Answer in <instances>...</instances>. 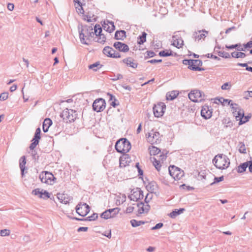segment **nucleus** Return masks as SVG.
Wrapping results in <instances>:
<instances>
[{
	"instance_id": "obj_1",
	"label": "nucleus",
	"mask_w": 252,
	"mask_h": 252,
	"mask_svg": "<svg viewBox=\"0 0 252 252\" xmlns=\"http://www.w3.org/2000/svg\"><path fill=\"white\" fill-rule=\"evenodd\" d=\"M213 163L217 168L224 169L229 166L230 160L226 156L219 154L215 157L213 159Z\"/></svg>"
},
{
	"instance_id": "obj_2",
	"label": "nucleus",
	"mask_w": 252,
	"mask_h": 252,
	"mask_svg": "<svg viewBox=\"0 0 252 252\" xmlns=\"http://www.w3.org/2000/svg\"><path fill=\"white\" fill-rule=\"evenodd\" d=\"M94 34L95 33L93 32V28L92 26L82 27L81 30L79 31V37L81 42L82 44L88 45V43L85 40V37L87 39H90L91 38L94 37Z\"/></svg>"
},
{
	"instance_id": "obj_3",
	"label": "nucleus",
	"mask_w": 252,
	"mask_h": 252,
	"mask_svg": "<svg viewBox=\"0 0 252 252\" xmlns=\"http://www.w3.org/2000/svg\"><path fill=\"white\" fill-rule=\"evenodd\" d=\"M115 147L118 152L125 154L130 150L131 144L126 138H122L116 142Z\"/></svg>"
},
{
	"instance_id": "obj_4",
	"label": "nucleus",
	"mask_w": 252,
	"mask_h": 252,
	"mask_svg": "<svg viewBox=\"0 0 252 252\" xmlns=\"http://www.w3.org/2000/svg\"><path fill=\"white\" fill-rule=\"evenodd\" d=\"M77 112L71 109H65L61 114L60 116L66 123H71L77 118Z\"/></svg>"
},
{
	"instance_id": "obj_5",
	"label": "nucleus",
	"mask_w": 252,
	"mask_h": 252,
	"mask_svg": "<svg viewBox=\"0 0 252 252\" xmlns=\"http://www.w3.org/2000/svg\"><path fill=\"white\" fill-rule=\"evenodd\" d=\"M39 179L42 183L52 185L56 178L53 174L48 171H43L39 175Z\"/></svg>"
},
{
	"instance_id": "obj_6",
	"label": "nucleus",
	"mask_w": 252,
	"mask_h": 252,
	"mask_svg": "<svg viewBox=\"0 0 252 252\" xmlns=\"http://www.w3.org/2000/svg\"><path fill=\"white\" fill-rule=\"evenodd\" d=\"M168 171L170 175L175 180L181 179L184 175L183 170L174 165H170Z\"/></svg>"
},
{
	"instance_id": "obj_7",
	"label": "nucleus",
	"mask_w": 252,
	"mask_h": 252,
	"mask_svg": "<svg viewBox=\"0 0 252 252\" xmlns=\"http://www.w3.org/2000/svg\"><path fill=\"white\" fill-rule=\"evenodd\" d=\"M166 109L163 102H158L153 107V113L156 117L159 118L163 116Z\"/></svg>"
},
{
	"instance_id": "obj_8",
	"label": "nucleus",
	"mask_w": 252,
	"mask_h": 252,
	"mask_svg": "<svg viewBox=\"0 0 252 252\" xmlns=\"http://www.w3.org/2000/svg\"><path fill=\"white\" fill-rule=\"evenodd\" d=\"M105 107V101L102 98L96 99L93 104V110L97 112H100L103 111Z\"/></svg>"
},
{
	"instance_id": "obj_9",
	"label": "nucleus",
	"mask_w": 252,
	"mask_h": 252,
	"mask_svg": "<svg viewBox=\"0 0 252 252\" xmlns=\"http://www.w3.org/2000/svg\"><path fill=\"white\" fill-rule=\"evenodd\" d=\"M76 213L80 216L84 217L86 216L90 211V206L84 203L81 204V203L77 204L75 208Z\"/></svg>"
},
{
	"instance_id": "obj_10",
	"label": "nucleus",
	"mask_w": 252,
	"mask_h": 252,
	"mask_svg": "<svg viewBox=\"0 0 252 252\" xmlns=\"http://www.w3.org/2000/svg\"><path fill=\"white\" fill-rule=\"evenodd\" d=\"M172 45L178 48L182 47L184 44L181 34L179 32H175L172 36Z\"/></svg>"
},
{
	"instance_id": "obj_11",
	"label": "nucleus",
	"mask_w": 252,
	"mask_h": 252,
	"mask_svg": "<svg viewBox=\"0 0 252 252\" xmlns=\"http://www.w3.org/2000/svg\"><path fill=\"white\" fill-rule=\"evenodd\" d=\"M159 135L158 132L152 130L148 133V137H147V140L151 144L159 143L161 140L159 138Z\"/></svg>"
},
{
	"instance_id": "obj_12",
	"label": "nucleus",
	"mask_w": 252,
	"mask_h": 252,
	"mask_svg": "<svg viewBox=\"0 0 252 252\" xmlns=\"http://www.w3.org/2000/svg\"><path fill=\"white\" fill-rule=\"evenodd\" d=\"M120 210L119 208L116 207L113 209H108L103 212L101 215L100 217L105 220L115 217L118 214Z\"/></svg>"
},
{
	"instance_id": "obj_13",
	"label": "nucleus",
	"mask_w": 252,
	"mask_h": 252,
	"mask_svg": "<svg viewBox=\"0 0 252 252\" xmlns=\"http://www.w3.org/2000/svg\"><path fill=\"white\" fill-rule=\"evenodd\" d=\"M132 193L128 196L131 200L137 201L143 199L144 197L143 191L139 188H136L135 190H132Z\"/></svg>"
},
{
	"instance_id": "obj_14",
	"label": "nucleus",
	"mask_w": 252,
	"mask_h": 252,
	"mask_svg": "<svg viewBox=\"0 0 252 252\" xmlns=\"http://www.w3.org/2000/svg\"><path fill=\"white\" fill-rule=\"evenodd\" d=\"M202 94V93L199 90H193L189 94V98L193 102H197L199 98H200V100L203 99Z\"/></svg>"
},
{
	"instance_id": "obj_15",
	"label": "nucleus",
	"mask_w": 252,
	"mask_h": 252,
	"mask_svg": "<svg viewBox=\"0 0 252 252\" xmlns=\"http://www.w3.org/2000/svg\"><path fill=\"white\" fill-rule=\"evenodd\" d=\"M208 31H207L205 30H201L195 31L192 34V38L195 41H199L201 39L204 40L205 37L208 34Z\"/></svg>"
},
{
	"instance_id": "obj_16",
	"label": "nucleus",
	"mask_w": 252,
	"mask_h": 252,
	"mask_svg": "<svg viewBox=\"0 0 252 252\" xmlns=\"http://www.w3.org/2000/svg\"><path fill=\"white\" fill-rule=\"evenodd\" d=\"M114 47L120 52H127L129 51V47L126 44L119 41L116 42L113 44Z\"/></svg>"
},
{
	"instance_id": "obj_17",
	"label": "nucleus",
	"mask_w": 252,
	"mask_h": 252,
	"mask_svg": "<svg viewBox=\"0 0 252 252\" xmlns=\"http://www.w3.org/2000/svg\"><path fill=\"white\" fill-rule=\"evenodd\" d=\"M26 157L23 156L19 159V167L21 170L22 177H23L26 173H27L28 168L26 166Z\"/></svg>"
},
{
	"instance_id": "obj_18",
	"label": "nucleus",
	"mask_w": 252,
	"mask_h": 252,
	"mask_svg": "<svg viewBox=\"0 0 252 252\" xmlns=\"http://www.w3.org/2000/svg\"><path fill=\"white\" fill-rule=\"evenodd\" d=\"M42 191L43 189L40 191L39 189L37 188L32 190V194L34 195L38 196L40 198L45 199L49 198L50 197V194L49 192L46 190H44V192H42Z\"/></svg>"
},
{
	"instance_id": "obj_19",
	"label": "nucleus",
	"mask_w": 252,
	"mask_h": 252,
	"mask_svg": "<svg viewBox=\"0 0 252 252\" xmlns=\"http://www.w3.org/2000/svg\"><path fill=\"white\" fill-rule=\"evenodd\" d=\"M233 109V114L236 118L237 121H239L242 119L244 115V111L241 109L237 104V106L233 105V107H231Z\"/></svg>"
},
{
	"instance_id": "obj_20",
	"label": "nucleus",
	"mask_w": 252,
	"mask_h": 252,
	"mask_svg": "<svg viewBox=\"0 0 252 252\" xmlns=\"http://www.w3.org/2000/svg\"><path fill=\"white\" fill-rule=\"evenodd\" d=\"M212 109H210L207 105H204L202 107L201 111V115L205 119H208L212 116Z\"/></svg>"
},
{
	"instance_id": "obj_21",
	"label": "nucleus",
	"mask_w": 252,
	"mask_h": 252,
	"mask_svg": "<svg viewBox=\"0 0 252 252\" xmlns=\"http://www.w3.org/2000/svg\"><path fill=\"white\" fill-rule=\"evenodd\" d=\"M103 29L109 33L112 32L115 30V27L114 22L109 20L104 21L102 24Z\"/></svg>"
},
{
	"instance_id": "obj_22",
	"label": "nucleus",
	"mask_w": 252,
	"mask_h": 252,
	"mask_svg": "<svg viewBox=\"0 0 252 252\" xmlns=\"http://www.w3.org/2000/svg\"><path fill=\"white\" fill-rule=\"evenodd\" d=\"M57 197L58 199L60 200V202L64 204H67L69 203L71 200H72V198L68 196L67 194H58Z\"/></svg>"
},
{
	"instance_id": "obj_23",
	"label": "nucleus",
	"mask_w": 252,
	"mask_h": 252,
	"mask_svg": "<svg viewBox=\"0 0 252 252\" xmlns=\"http://www.w3.org/2000/svg\"><path fill=\"white\" fill-rule=\"evenodd\" d=\"M123 62L126 63L127 66L133 68H136L138 66V63L134 62V60L130 57L124 59L123 60Z\"/></svg>"
},
{
	"instance_id": "obj_24",
	"label": "nucleus",
	"mask_w": 252,
	"mask_h": 252,
	"mask_svg": "<svg viewBox=\"0 0 252 252\" xmlns=\"http://www.w3.org/2000/svg\"><path fill=\"white\" fill-rule=\"evenodd\" d=\"M130 161V158L128 155H124L121 157L119 159L120 166L121 167H125L127 165Z\"/></svg>"
},
{
	"instance_id": "obj_25",
	"label": "nucleus",
	"mask_w": 252,
	"mask_h": 252,
	"mask_svg": "<svg viewBox=\"0 0 252 252\" xmlns=\"http://www.w3.org/2000/svg\"><path fill=\"white\" fill-rule=\"evenodd\" d=\"M126 32L124 30L117 31L115 33V39L124 40L126 37Z\"/></svg>"
},
{
	"instance_id": "obj_26",
	"label": "nucleus",
	"mask_w": 252,
	"mask_h": 252,
	"mask_svg": "<svg viewBox=\"0 0 252 252\" xmlns=\"http://www.w3.org/2000/svg\"><path fill=\"white\" fill-rule=\"evenodd\" d=\"M220 49V47L219 46H217L215 47L214 51L217 53L218 55L221 57L227 59L230 58V55L228 52H225L224 51H219V50Z\"/></svg>"
},
{
	"instance_id": "obj_27",
	"label": "nucleus",
	"mask_w": 252,
	"mask_h": 252,
	"mask_svg": "<svg viewBox=\"0 0 252 252\" xmlns=\"http://www.w3.org/2000/svg\"><path fill=\"white\" fill-rule=\"evenodd\" d=\"M52 125V121L50 118H46L43 123L42 128L44 132L48 131L49 128Z\"/></svg>"
},
{
	"instance_id": "obj_28",
	"label": "nucleus",
	"mask_w": 252,
	"mask_h": 252,
	"mask_svg": "<svg viewBox=\"0 0 252 252\" xmlns=\"http://www.w3.org/2000/svg\"><path fill=\"white\" fill-rule=\"evenodd\" d=\"M115 51L113 48L110 46H106L103 48V53L107 56L113 58V55L114 54Z\"/></svg>"
},
{
	"instance_id": "obj_29",
	"label": "nucleus",
	"mask_w": 252,
	"mask_h": 252,
	"mask_svg": "<svg viewBox=\"0 0 252 252\" xmlns=\"http://www.w3.org/2000/svg\"><path fill=\"white\" fill-rule=\"evenodd\" d=\"M98 217L97 214L96 213H93L91 216H89L87 217L85 219H79L76 217H74L72 219L73 220H81V221H92V220H95Z\"/></svg>"
},
{
	"instance_id": "obj_30",
	"label": "nucleus",
	"mask_w": 252,
	"mask_h": 252,
	"mask_svg": "<svg viewBox=\"0 0 252 252\" xmlns=\"http://www.w3.org/2000/svg\"><path fill=\"white\" fill-rule=\"evenodd\" d=\"M216 100H218L220 103L222 105H224V103H228V105L231 107H233V105L237 106V104L233 103L232 101L230 99H225L223 97L216 98Z\"/></svg>"
},
{
	"instance_id": "obj_31",
	"label": "nucleus",
	"mask_w": 252,
	"mask_h": 252,
	"mask_svg": "<svg viewBox=\"0 0 252 252\" xmlns=\"http://www.w3.org/2000/svg\"><path fill=\"white\" fill-rule=\"evenodd\" d=\"M147 190L151 193L153 192L157 189V184L155 182H151L146 187Z\"/></svg>"
},
{
	"instance_id": "obj_32",
	"label": "nucleus",
	"mask_w": 252,
	"mask_h": 252,
	"mask_svg": "<svg viewBox=\"0 0 252 252\" xmlns=\"http://www.w3.org/2000/svg\"><path fill=\"white\" fill-rule=\"evenodd\" d=\"M184 208H180L179 209H176L173 210L170 214L169 216L171 218H175L177 216L181 214L185 211Z\"/></svg>"
},
{
	"instance_id": "obj_33",
	"label": "nucleus",
	"mask_w": 252,
	"mask_h": 252,
	"mask_svg": "<svg viewBox=\"0 0 252 252\" xmlns=\"http://www.w3.org/2000/svg\"><path fill=\"white\" fill-rule=\"evenodd\" d=\"M178 92L176 91H173L170 92H168L166 94V97L168 100H174L178 95Z\"/></svg>"
},
{
	"instance_id": "obj_34",
	"label": "nucleus",
	"mask_w": 252,
	"mask_h": 252,
	"mask_svg": "<svg viewBox=\"0 0 252 252\" xmlns=\"http://www.w3.org/2000/svg\"><path fill=\"white\" fill-rule=\"evenodd\" d=\"M189 61L190 62H189V64H188L189 65L188 68L189 69L194 71H202L204 70L203 68H201L200 67H195V65L193 64V60L190 59Z\"/></svg>"
},
{
	"instance_id": "obj_35",
	"label": "nucleus",
	"mask_w": 252,
	"mask_h": 252,
	"mask_svg": "<svg viewBox=\"0 0 252 252\" xmlns=\"http://www.w3.org/2000/svg\"><path fill=\"white\" fill-rule=\"evenodd\" d=\"M41 129L40 127H38L36 129L34 136L32 141H35L39 143V140L41 138L40 137Z\"/></svg>"
},
{
	"instance_id": "obj_36",
	"label": "nucleus",
	"mask_w": 252,
	"mask_h": 252,
	"mask_svg": "<svg viewBox=\"0 0 252 252\" xmlns=\"http://www.w3.org/2000/svg\"><path fill=\"white\" fill-rule=\"evenodd\" d=\"M248 166H249V164H248V161L245 162L240 164L238 166V169H237L238 173H242L246 171L247 168L248 167Z\"/></svg>"
},
{
	"instance_id": "obj_37",
	"label": "nucleus",
	"mask_w": 252,
	"mask_h": 252,
	"mask_svg": "<svg viewBox=\"0 0 252 252\" xmlns=\"http://www.w3.org/2000/svg\"><path fill=\"white\" fill-rule=\"evenodd\" d=\"M231 56L234 58H244L246 54L242 52H233L231 53Z\"/></svg>"
},
{
	"instance_id": "obj_38",
	"label": "nucleus",
	"mask_w": 252,
	"mask_h": 252,
	"mask_svg": "<svg viewBox=\"0 0 252 252\" xmlns=\"http://www.w3.org/2000/svg\"><path fill=\"white\" fill-rule=\"evenodd\" d=\"M158 55L160 57H168L173 56V52L171 50H162L159 52Z\"/></svg>"
},
{
	"instance_id": "obj_39",
	"label": "nucleus",
	"mask_w": 252,
	"mask_h": 252,
	"mask_svg": "<svg viewBox=\"0 0 252 252\" xmlns=\"http://www.w3.org/2000/svg\"><path fill=\"white\" fill-rule=\"evenodd\" d=\"M149 150L151 155H156L160 152L159 148L155 146L149 147Z\"/></svg>"
},
{
	"instance_id": "obj_40",
	"label": "nucleus",
	"mask_w": 252,
	"mask_h": 252,
	"mask_svg": "<svg viewBox=\"0 0 252 252\" xmlns=\"http://www.w3.org/2000/svg\"><path fill=\"white\" fill-rule=\"evenodd\" d=\"M147 33L145 32H143L142 34L139 35L138 37L139 40L137 41L138 44H143L146 40Z\"/></svg>"
},
{
	"instance_id": "obj_41",
	"label": "nucleus",
	"mask_w": 252,
	"mask_h": 252,
	"mask_svg": "<svg viewBox=\"0 0 252 252\" xmlns=\"http://www.w3.org/2000/svg\"><path fill=\"white\" fill-rule=\"evenodd\" d=\"M102 65L100 64L99 62H96L89 65V68L96 71L98 68H101Z\"/></svg>"
},
{
	"instance_id": "obj_42",
	"label": "nucleus",
	"mask_w": 252,
	"mask_h": 252,
	"mask_svg": "<svg viewBox=\"0 0 252 252\" xmlns=\"http://www.w3.org/2000/svg\"><path fill=\"white\" fill-rule=\"evenodd\" d=\"M153 163L154 166L156 168V169L158 171H159V170H160V167H161V164H160V161L159 160H157L156 158H153Z\"/></svg>"
},
{
	"instance_id": "obj_43",
	"label": "nucleus",
	"mask_w": 252,
	"mask_h": 252,
	"mask_svg": "<svg viewBox=\"0 0 252 252\" xmlns=\"http://www.w3.org/2000/svg\"><path fill=\"white\" fill-rule=\"evenodd\" d=\"M130 223L132 227H135L144 224V222L141 220L138 221L136 220H130Z\"/></svg>"
},
{
	"instance_id": "obj_44",
	"label": "nucleus",
	"mask_w": 252,
	"mask_h": 252,
	"mask_svg": "<svg viewBox=\"0 0 252 252\" xmlns=\"http://www.w3.org/2000/svg\"><path fill=\"white\" fill-rule=\"evenodd\" d=\"M97 34V35L96 36L98 37L96 41L98 43L104 44L106 40L105 36L103 34H101V33H100V34H98V33Z\"/></svg>"
},
{
	"instance_id": "obj_45",
	"label": "nucleus",
	"mask_w": 252,
	"mask_h": 252,
	"mask_svg": "<svg viewBox=\"0 0 252 252\" xmlns=\"http://www.w3.org/2000/svg\"><path fill=\"white\" fill-rule=\"evenodd\" d=\"M237 66H241V67H245L246 70L252 72V67L249 66L248 63H238L237 64Z\"/></svg>"
},
{
	"instance_id": "obj_46",
	"label": "nucleus",
	"mask_w": 252,
	"mask_h": 252,
	"mask_svg": "<svg viewBox=\"0 0 252 252\" xmlns=\"http://www.w3.org/2000/svg\"><path fill=\"white\" fill-rule=\"evenodd\" d=\"M96 35H97V33H98V34H100V33L102 32V28L101 26L98 25L96 24L94 27V32Z\"/></svg>"
},
{
	"instance_id": "obj_47",
	"label": "nucleus",
	"mask_w": 252,
	"mask_h": 252,
	"mask_svg": "<svg viewBox=\"0 0 252 252\" xmlns=\"http://www.w3.org/2000/svg\"><path fill=\"white\" fill-rule=\"evenodd\" d=\"M250 118V117H249L248 116H245L244 114L242 118L239 120V125H241L243 124H245V123L247 122L249 120Z\"/></svg>"
},
{
	"instance_id": "obj_48",
	"label": "nucleus",
	"mask_w": 252,
	"mask_h": 252,
	"mask_svg": "<svg viewBox=\"0 0 252 252\" xmlns=\"http://www.w3.org/2000/svg\"><path fill=\"white\" fill-rule=\"evenodd\" d=\"M239 151L241 153H243V154L246 153V149L245 147V145L242 142H240L239 143Z\"/></svg>"
},
{
	"instance_id": "obj_49",
	"label": "nucleus",
	"mask_w": 252,
	"mask_h": 252,
	"mask_svg": "<svg viewBox=\"0 0 252 252\" xmlns=\"http://www.w3.org/2000/svg\"><path fill=\"white\" fill-rule=\"evenodd\" d=\"M223 179H224L223 176H221L219 177H215L214 178V181L210 184V186H213L215 184H216V183H219L220 182H221V181H222L223 180Z\"/></svg>"
},
{
	"instance_id": "obj_50",
	"label": "nucleus",
	"mask_w": 252,
	"mask_h": 252,
	"mask_svg": "<svg viewBox=\"0 0 252 252\" xmlns=\"http://www.w3.org/2000/svg\"><path fill=\"white\" fill-rule=\"evenodd\" d=\"M137 206L139 207L138 213L140 214L144 213V203L143 202H141L137 204Z\"/></svg>"
},
{
	"instance_id": "obj_51",
	"label": "nucleus",
	"mask_w": 252,
	"mask_h": 252,
	"mask_svg": "<svg viewBox=\"0 0 252 252\" xmlns=\"http://www.w3.org/2000/svg\"><path fill=\"white\" fill-rule=\"evenodd\" d=\"M241 46V45L240 43H239V44H236L231 45H226L225 48L228 49H233L235 48L237 50V49H239V47H240Z\"/></svg>"
},
{
	"instance_id": "obj_52",
	"label": "nucleus",
	"mask_w": 252,
	"mask_h": 252,
	"mask_svg": "<svg viewBox=\"0 0 252 252\" xmlns=\"http://www.w3.org/2000/svg\"><path fill=\"white\" fill-rule=\"evenodd\" d=\"M10 234V231L8 229H2L0 231V235L1 236H6Z\"/></svg>"
},
{
	"instance_id": "obj_53",
	"label": "nucleus",
	"mask_w": 252,
	"mask_h": 252,
	"mask_svg": "<svg viewBox=\"0 0 252 252\" xmlns=\"http://www.w3.org/2000/svg\"><path fill=\"white\" fill-rule=\"evenodd\" d=\"M8 92H4L1 93L0 94V100L4 101L6 100L8 98Z\"/></svg>"
},
{
	"instance_id": "obj_54",
	"label": "nucleus",
	"mask_w": 252,
	"mask_h": 252,
	"mask_svg": "<svg viewBox=\"0 0 252 252\" xmlns=\"http://www.w3.org/2000/svg\"><path fill=\"white\" fill-rule=\"evenodd\" d=\"M163 226V224L162 222H159L156 224L155 226H153L151 229L152 230H157L161 228Z\"/></svg>"
},
{
	"instance_id": "obj_55",
	"label": "nucleus",
	"mask_w": 252,
	"mask_h": 252,
	"mask_svg": "<svg viewBox=\"0 0 252 252\" xmlns=\"http://www.w3.org/2000/svg\"><path fill=\"white\" fill-rule=\"evenodd\" d=\"M250 97H252V91L245 92L244 98L246 99H248Z\"/></svg>"
},
{
	"instance_id": "obj_56",
	"label": "nucleus",
	"mask_w": 252,
	"mask_h": 252,
	"mask_svg": "<svg viewBox=\"0 0 252 252\" xmlns=\"http://www.w3.org/2000/svg\"><path fill=\"white\" fill-rule=\"evenodd\" d=\"M193 64L195 65V67H200L202 65V62L200 60H193Z\"/></svg>"
},
{
	"instance_id": "obj_57",
	"label": "nucleus",
	"mask_w": 252,
	"mask_h": 252,
	"mask_svg": "<svg viewBox=\"0 0 252 252\" xmlns=\"http://www.w3.org/2000/svg\"><path fill=\"white\" fill-rule=\"evenodd\" d=\"M161 62H162V60L161 59H158V60L152 59V60H149V61H147V63H152V64H154V63H161Z\"/></svg>"
},
{
	"instance_id": "obj_58",
	"label": "nucleus",
	"mask_w": 252,
	"mask_h": 252,
	"mask_svg": "<svg viewBox=\"0 0 252 252\" xmlns=\"http://www.w3.org/2000/svg\"><path fill=\"white\" fill-rule=\"evenodd\" d=\"M206 56L208 58H212V59H214L216 60H220V58H219L217 56L213 55L212 54H207V55H206Z\"/></svg>"
},
{
	"instance_id": "obj_59",
	"label": "nucleus",
	"mask_w": 252,
	"mask_h": 252,
	"mask_svg": "<svg viewBox=\"0 0 252 252\" xmlns=\"http://www.w3.org/2000/svg\"><path fill=\"white\" fill-rule=\"evenodd\" d=\"M123 76L121 74H117V75H114V78H112L111 80L113 81H117L120 79L123 78Z\"/></svg>"
},
{
	"instance_id": "obj_60",
	"label": "nucleus",
	"mask_w": 252,
	"mask_h": 252,
	"mask_svg": "<svg viewBox=\"0 0 252 252\" xmlns=\"http://www.w3.org/2000/svg\"><path fill=\"white\" fill-rule=\"evenodd\" d=\"M32 142L30 146V149L31 150H33L36 147V146L38 144V143L35 141Z\"/></svg>"
},
{
	"instance_id": "obj_61",
	"label": "nucleus",
	"mask_w": 252,
	"mask_h": 252,
	"mask_svg": "<svg viewBox=\"0 0 252 252\" xmlns=\"http://www.w3.org/2000/svg\"><path fill=\"white\" fill-rule=\"evenodd\" d=\"M150 195V194L149 193H147V194L146 195L145 198V202L146 203H148L150 200L152 199V195H151L149 197V196Z\"/></svg>"
},
{
	"instance_id": "obj_62",
	"label": "nucleus",
	"mask_w": 252,
	"mask_h": 252,
	"mask_svg": "<svg viewBox=\"0 0 252 252\" xmlns=\"http://www.w3.org/2000/svg\"><path fill=\"white\" fill-rule=\"evenodd\" d=\"M117 99L116 98H114V100L110 102V105L114 107H116L119 105V102H117Z\"/></svg>"
},
{
	"instance_id": "obj_63",
	"label": "nucleus",
	"mask_w": 252,
	"mask_h": 252,
	"mask_svg": "<svg viewBox=\"0 0 252 252\" xmlns=\"http://www.w3.org/2000/svg\"><path fill=\"white\" fill-rule=\"evenodd\" d=\"M229 84L228 82H226V83H225L224 84H223L222 86H221V89L222 90H228L229 89Z\"/></svg>"
},
{
	"instance_id": "obj_64",
	"label": "nucleus",
	"mask_w": 252,
	"mask_h": 252,
	"mask_svg": "<svg viewBox=\"0 0 252 252\" xmlns=\"http://www.w3.org/2000/svg\"><path fill=\"white\" fill-rule=\"evenodd\" d=\"M248 164H249V166H248L249 170L251 173H252V160L248 161Z\"/></svg>"
}]
</instances>
